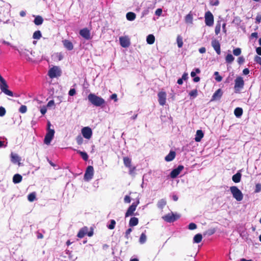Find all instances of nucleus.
<instances>
[{"label":"nucleus","instance_id":"423d86ee","mask_svg":"<svg viewBox=\"0 0 261 261\" xmlns=\"http://www.w3.org/2000/svg\"><path fill=\"white\" fill-rule=\"evenodd\" d=\"M244 86V81L242 77L238 76L234 80V89L236 92H239L243 88Z\"/></svg>","mask_w":261,"mask_h":261},{"label":"nucleus","instance_id":"603ef678","mask_svg":"<svg viewBox=\"0 0 261 261\" xmlns=\"http://www.w3.org/2000/svg\"><path fill=\"white\" fill-rule=\"evenodd\" d=\"M245 61V59L243 56L239 57L238 59V62L239 64H243Z\"/></svg>","mask_w":261,"mask_h":261},{"label":"nucleus","instance_id":"393cba45","mask_svg":"<svg viewBox=\"0 0 261 261\" xmlns=\"http://www.w3.org/2000/svg\"><path fill=\"white\" fill-rule=\"evenodd\" d=\"M22 176L19 174H16L13 176V182L15 184H18L21 181Z\"/></svg>","mask_w":261,"mask_h":261},{"label":"nucleus","instance_id":"39448f33","mask_svg":"<svg viewBox=\"0 0 261 261\" xmlns=\"http://www.w3.org/2000/svg\"><path fill=\"white\" fill-rule=\"evenodd\" d=\"M61 74V70L58 66H54L51 68L48 72V75L51 79L60 76Z\"/></svg>","mask_w":261,"mask_h":261},{"label":"nucleus","instance_id":"20e7f679","mask_svg":"<svg viewBox=\"0 0 261 261\" xmlns=\"http://www.w3.org/2000/svg\"><path fill=\"white\" fill-rule=\"evenodd\" d=\"M8 86L5 79L0 74V89L1 91L5 94L13 96V93L12 91L8 89Z\"/></svg>","mask_w":261,"mask_h":261},{"label":"nucleus","instance_id":"69168bd1","mask_svg":"<svg viewBox=\"0 0 261 261\" xmlns=\"http://www.w3.org/2000/svg\"><path fill=\"white\" fill-rule=\"evenodd\" d=\"M243 73L244 75H247L249 73V70L248 68H245L243 71Z\"/></svg>","mask_w":261,"mask_h":261},{"label":"nucleus","instance_id":"6ab92c4d","mask_svg":"<svg viewBox=\"0 0 261 261\" xmlns=\"http://www.w3.org/2000/svg\"><path fill=\"white\" fill-rule=\"evenodd\" d=\"M20 158L16 153H11V161L12 163L15 164L18 163V165H20Z\"/></svg>","mask_w":261,"mask_h":261},{"label":"nucleus","instance_id":"f8f14e48","mask_svg":"<svg viewBox=\"0 0 261 261\" xmlns=\"http://www.w3.org/2000/svg\"><path fill=\"white\" fill-rule=\"evenodd\" d=\"M82 134L85 138L90 139L92 135V131L89 127H85L82 129Z\"/></svg>","mask_w":261,"mask_h":261},{"label":"nucleus","instance_id":"ddd939ff","mask_svg":"<svg viewBox=\"0 0 261 261\" xmlns=\"http://www.w3.org/2000/svg\"><path fill=\"white\" fill-rule=\"evenodd\" d=\"M184 169V166L182 165H179L177 168L173 169L170 173V176L172 178H176L180 173V172Z\"/></svg>","mask_w":261,"mask_h":261},{"label":"nucleus","instance_id":"1a4fd4ad","mask_svg":"<svg viewBox=\"0 0 261 261\" xmlns=\"http://www.w3.org/2000/svg\"><path fill=\"white\" fill-rule=\"evenodd\" d=\"M179 218V216L173 213H169L162 217L167 222H173Z\"/></svg>","mask_w":261,"mask_h":261},{"label":"nucleus","instance_id":"2eb2a0df","mask_svg":"<svg viewBox=\"0 0 261 261\" xmlns=\"http://www.w3.org/2000/svg\"><path fill=\"white\" fill-rule=\"evenodd\" d=\"M212 46L218 55L221 54L220 44L219 42L216 39H214L212 41Z\"/></svg>","mask_w":261,"mask_h":261},{"label":"nucleus","instance_id":"a878e982","mask_svg":"<svg viewBox=\"0 0 261 261\" xmlns=\"http://www.w3.org/2000/svg\"><path fill=\"white\" fill-rule=\"evenodd\" d=\"M88 229L87 227H84L80 229L77 236L80 238H83L87 233Z\"/></svg>","mask_w":261,"mask_h":261},{"label":"nucleus","instance_id":"c03bdc74","mask_svg":"<svg viewBox=\"0 0 261 261\" xmlns=\"http://www.w3.org/2000/svg\"><path fill=\"white\" fill-rule=\"evenodd\" d=\"M233 54L234 56H238L241 54V49L240 48H236L233 50Z\"/></svg>","mask_w":261,"mask_h":261},{"label":"nucleus","instance_id":"412c9836","mask_svg":"<svg viewBox=\"0 0 261 261\" xmlns=\"http://www.w3.org/2000/svg\"><path fill=\"white\" fill-rule=\"evenodd\" d=\"M175 152L174 151H170L169 153L165 157V160L167 162H170L172 161L175 157Z\"/></svg>","mask_w":261,"mask_h":261},{"label":"nucleus","instance_id":"3c124183","mask_svg":"<svg viewBox=\"0 0 261 261\" xmlns=\"http://www.w3.org/2000/svg\"><path fill=\"white\" fill-rule=\"evenodd\" d=\"M6 114L5 109L2 107H0V116L3 117Z\"/></svg>","mask_w":261,"mask_h":261},{"label":"nucleus","instance_id":"c756f323","mask_svg":"<svg viewBox=\"0 0 261 261\" xmlns=\"http://www.w3.org/2000/svg\"><path fill=\"white\" fill-rule=\"evenodd\" d=\"M234 114L237 117H240L242 115L243 109L241 108H237L234 111Z\"/></svg>","mask_w":261,"mask_h":261},{"label":"nucleus","instance_id":"de8ad7c7","mask_svg":"<svg viewBox=\"0 0 261 261\" xmlns=\"http://www.w3.org/2000/svg\"><path fill=\"white\" fill-rule=\"evenodd\" d=\"M188 228L190 230H194L197 228V225L194 223H191L189 224Z\"/></svg>","mask_w":261,"mask_h":261},{"label":"nucleus","instance_id":"c9c22d12","mask_svg":"<svg viewBox=\"0 0 261 261\" xmlns=\"http://www.w3.org/2000/svg\"><path fill=\"white\" fill-rule=\"evenodd\" d=\"M77 152L80 154L83 159L85 161H87L88 159V155L86 152L81 151L80 150H77Z\"/></svg>","mask_w":261,"mask_h":261},{"label":"nucleus","instance_id":"0eeeda50","mask_svg":"<svg viewBox=\"0 0 261 261\" xmlns=\"http://www.w3.org/2000/svg\"><path fill=\"white\" fill-rule=\"evenodd\" d=\"M94 175V168L92 166H89L86 169V172L84 174V179L85 181H90Z\"/></svg>","mask_w":261,"mask_h":261},{"label":"nucleus","instance_id":"774afa93","mask_svg":"<svg viewBox=\"0 0 261 261\" xmlns=\"http://www.w3.org/2000/svg\"><path fill=\"white\" fill-rule=\"evenodd\" d=\"M256 53L258 55H260L261 56V47H258L256 48Z\"/></svg>","mask_w":261,"mask_h":261},{"label":"nucleus","instance_id":"58836bf2","mask_svg":"<svg viewBox=\"0 0 261 261\" xmlns=\"http://www.w3.org/2000/svg\"><path fill=\"white\" fill-rule=\"evenodd\" d=\"M146 239H147L146 236L145 235V234L144 233H142L141 234V236L140 237L139 242L141 244H143L146 242Z\"/></svg>","mask_w":261,"mask_h":261},{"label":"nucleus","instance_id":"7ed1b4c3","mask_svg":"<svg viewBox=\"0 0 261 261\" xmlns=\"http://www.w3.org/2000/svg\"><path fill=\"white\" fill-rule=\"evenodd\" d=\"M230 191L233 197L237 201H240L243 198V194L236 186H232L230 188Z\"/></svg>","mask_w":261,"mask_h":261},{"label":"nucleus","instance_id":"f257e3e1","mask_svg":"<svg viewBox=\"0 0 261 261\" xmlns=\"http://www.w3.org/2000/svg\"><path fill=\"white\" fill-rule=\"evenodd\" d=\"M88 99L91 104L96 107H103L106 102L104 99L93 93L88 95Z\"/></svg>","mask_w":261,"mask_h":261},{"label":"nucleus","instance_id":"8fccbe9b","mask_svg":"<svg viewBox=\"0 0 261 261\" xmlns=\"http://www.w3.org/2000/svg\"><path fill=\"white\" fill-rule=\"evenodd\" d=\"M129 170V174L130 175H134L135 174V171L136 170V167H132V166H130L129 167H128Z\"/></svg>","mask_w":261,"mask_h":261},{"label":"nucleus","instance_id":"473e14b6","mask_svg":"<svg viewBox=\"0 0 261 261\" xmlns=\"http://www.w3.org/2000/svg\"><path fill=\"white\" fill-rule=\"evenodd\" d=\"M36 199V194L35 192H32L28 195V199L30 202L34 201Z\"/></svg>","mask_w":261,"mask_h":261},{"label":"nucleus","instance_id":"13d9d810","mask_svg":"<svg viewBox=\"0 0 261 261\" xmlns=\"http://www.w3.org/2000/svg\"><path fill=\"white\" fill-rule=\"evenodd\" d=\"M47 111L46 107L45 106H43L41 108L40 112L42 115H44Z\"/></svg>","mask_w":261,"mask_h":261},{"label":"nucleus","instance_id":"a211bd4d","mask_svg":"<svg viewBox=\"0 0 261 261\" xmlns=\"http://www.w3.org/2000/svg\"><path fill=\"white\" fill-rule=\"evenodd\" d=\"M80 34L87 40L91 39L90 31L86 28L81 30L80 32Z\"/></svg>","mask_w":261,"mask_h":261},{"label":"nucleus","instance_id":"e2e57ef3","mask_svg":"<svg viewBox=\"0 0 261 261\" xmlns=\"http://www.w3.org/2000/svg\"><path fill=\"white\" fill-rule=\"evenodd\" d=\"M55 105V102H54V101L51 100H50L48 103H47V107H51L53 106H54Z\"/></svg>","mask_w":261,"mask_h":261},{"label":"nucleus","instance_id":"5701e85b","mask_svg":"<svg viewBox=\"0 0 261 261\" xmlns=\"http://www.w3.org/2000/svg\"><path fill=\"white\" fill-rule=\"evenodd\" d=\"M242 174L240 172L238 171L236 174L232 177V179L236 183L239 182L241 179Z\"/></svg>","mask_w":261,"mask_h":261},{"label":"nucleus","instance_id":"4d7b16f0","mask_svg":"<svg viewBox=\"0 0 261 261\" xmlns=\"http://www.w3.org/2000/svg\"><path fill=\"white\" fill-rule=\"evenodd\" d=\"M76 94V91L74 89H71L68 93L70 96H73Z\"/></svg>","mask_w":261,"mask_h":261},{"label":"nucleus","instance_id":"4be33fe9","mask_svg":"<svg viewBox=\"0 0 261 261\" xmlns=\"http://www.w3.org/2000/svg\"><path fill=\"white\" fill-rule=\"evenodd\" d=\"M204 134L201 130H198L196 132L195 140L196 142H200L203 137Z\"/></svg>","mask_w":261,"mask_h":261},{"label":"nucleus","instance_id":"bb28decb","mask_svg":"<svg viewBox=\"0 0 261 261\" xmlns=\"http://www.w3.org/2000/svg\"><path fill=\"white\" fill-rule=\"evenodd\" d=\"M136 15L134 12H128L126 15L127 19L129 21H133L135 19Z\"/></svg>","mask_w":261,"mask_h":261},{"label":"nucleus","instance_id":"9d476101","mask_svg":"<svg viewBox=\"0 0 261 261\" xmlns=\"http://www.w3.org/2000/svg\"><path fill=\"white\" fill-rule=\"evenodd\" d=\"M139 203V199H137L135 202H133L132 204L128 207L127 212L125 213V217H128L133 215L134 212L135 211L137 205Z\"/></svg>","mask_w":261,"mask_h":261},{"label":"nucleus","instance_id":"052dcab7","mask_svg":"<svg viewBox=\"0 0 261 261\" xmlns=\"http://www.w3.org/2000/svg\"><path fill=\"white\" fill-rule=\"evenodd\" d=\"M110 98H111V99L114 100L115 101H117V100H118V99H117V95L115 93L113 94L111 96Z\"/></svg>","mask_w":261,"mask_h":261},{"label":"nucleus","instance_id":"6e6d98bb","mask_svg":"<svg viewBox=\"0 0 261 261\" xmlns=\"http://www.w3.org/2000/svg\"><path fill=\"white\" fill-rule=\"evenodd\" d=\"M261 22V15L258 14L255 18V23H259Z\"/></svg>","mask_w":261,"mask_h":261},{"label":"nucleus","instance_id":"37998d69","mask_svg":"<svg viewBox=\"0 0 261 261\" xmlns=\"http://www.w3.org/2000/svg\"><path fill=\"white\" fill-rule=\"evenodd\" d=\"M214 75L216 76L215 80L217 82H221L222 80V77L221 76L219 75V73L218 71H216L214 73Z\"/></svg>","mask_w":261,"mask_h":261},{"label":"nucleus","instance_id":"0e129e2a","mask_svg":"<svg viewBox=\"0 0 261 261\" xmlns=\"http://www.w3.org/2000/svg\"><path fill=\"white\" fill-rule=\"evenodd\" d=\"M148 12H149V8H147V9H146V10H144L142 12V16H145V15H146L148 14Z\"/></svg>","mask_w":261,"mask_h":261},{"label":"nucleus","instance_id":"9b49d317","mask_svg":"<svg viewBox=\"0 0 261 261\" xmlns=\"http://www.w3.org/2000/svg\"><path fill=\"white\" fill-rule=\"evenodd\" d=\"M205 23L208 26H212L214 23V17L212 13L208 11L205 14Z\"/></svg>","mask_w":261,"mask_h":261},{"label":"nucleus","instance_id":"bf43d9fd","mask_svg":"<svg viewBox=\"0 0 261 261\" xmlns=\"http://www.w3.org/2000/svg\"><path fill=\"white\" fill-rule=\"evenodd\" d=\"M124 201L125 203H130L131 201L130 197L128 195H126L124 198Z\"/></svg>","mask_w":261,"mask_h":261},{"label":"nucleus","instance_id":"72a5a7b5","mask_svg":"<svg viewBox=\"0 0 261 261\" xmlns=\"http://www.w3.org/2000/svg\"><path fill=\"white\" fill-rule=\"evenodd\" d=\"M123 162L124 165L127 167H129L131 166V160L128 157L123 158Z\"/></svg>","mask_w":261,"mask_h":261},{"label":"nucleus","instance_id":"c85d7f7f","mask_svg":"<svg viewBox=\"0 0 261 261\" xmlns=\"http://www.w3.org/2000/svg\"><path fill=\"white\" fill-rule=\"evenodd\" d=\"M154 41H155V37L153 35L150 34L147 36V38H146V41L148 44H152L154 42Z\"/></svg>","mask_w":261,"mask_h":261},{"label":"nucleus","instance_id":"49530a36","mask_svg":"<svg viewBox=\"0 0 261 261\" xmlns=\"http://www.w3.org/2000/svg\"><path fill=\"white\" fill-rule=\"evenodd\" d=\"M27 108L25 106L22 105L21 106L19 110V112L21 113H24L27 112Z\"/></svg>","mask_w":261,"mask_h":261},{"label":"nucleus","instance_id":"09e8293b","mask_svg":"<svg viewBox=\"0 0 261 261\" xmlns=\"http://www.w3.org/2000/svg\"><path fill=\"white\" fill-rule=\"evenodd\" d=\"M220 29H221L220 24H217L215 27V33L216 35H218L220 33Z\"/></svg>","mask_w":261,"mask_h":261},{"label":"nucleus","instance_id":"ea45409f","mask_svg":"<svg viewBox=\"0 0 261 261\" xmlns=\"http://www.w3.org/2000/svg\"><path fill=\"white\" fill-rule=\"evenodd\" d=\"M177 46L179 48H180L183 45V42H182V38L181 36H178L177 37Z\"/></svg>","mask_w":261,"mask_h":261},{"label":"nucleus","instance_id":"e433bc0d","mask_svg":"<svg viewBox=\"0 0 261 261\" xmlns=\"http://www.w3.org/2000/svg\"><path fill=\"white\" fill-rule=\"evenodd\" d=\"M234 59V58L231 54H228L225 58V60L227 63H231Z\"/></svg>","mask_w":261,"mask_h":261},{"label":"nucleus","instance_id":"dca6fc26","mask_svg":"<svg viewBox=\"0 0 261 261\" xmlns=\"http://www.w3.org/2000/svg\"><path fill=\"white\" fill-rule=\"evenodd\" d=\"M159 102L161 106H164L166 101V94L165 92H160L158 93Z\"/></svg>","mask_w":261,"mask_h":261},{"label":"nucleus","instance_id":"a18cd8bd","mask_svg":"<svg viewBox=\"0 0 261 261\" xmlns=\"http://www.w3.org/2000/svg\"><path fill=\"white\" fill-rule=\"evenodd\" d=\"M76 141L79 145H81L83 142V139L81 136L79 135L76 138Z\"/></svg>","mask_w":261,"mask_h":261},{"label":"nucleus","instance_id":"6e6552de","mask_svg":"<svg viewBox=\"0 0 261 261\" xmlns=\"http://www.w3.org/2000/svg\"><path fill=\"white\" fill-rule=\"evenodd\" d=\"M55 130L53 129L49 128L48 129V131L45 136L44 143L46 145L50 144L51 140H53L54 134Z\"/></svg>","mask_w":261,"mask_h":261},{"label":"nucleus","instance_id":"5fc2aeb1","mask_svg":"<svg viewBox=\"0 0 261 261\" xmlns=\"http://www.w3.org/2000/svg\"><path fill=\"white\" fill-rule=\"evenodd\" d=\"M162 12H163L162 9L161 8H159L156 10V11L155 12V14L156 15H157L158 16H160L162 13Z\"/></svg>","mask_w":261,"mask_h":261},{"label":"nucleus","instance_id":"f3484780","mask_svg":"<svg viewBox=\"0 0 261 261\" xmlns=\"http://www.w3.org/2000/svg\"><path fill=\"white\" fill-rule=\"evenodd\" d=\"M223 94V92L221 89H218L212 96L211 101L219 100L221 98Z\"/></svg>","mask_w":261,"mask_h":261},{"label":"nucleus","instance_id":"2f4dec72","mask_svg":"<svg viewBox=\"0 0 261 261\" xmlns=\"http://www.w3.org/2000/svg\"><path fill=\"white\" fill-rule=\"evenodd\" d=\"M185 21L188 23H192L193 22V16L191 13H189L185 17Z\"/></svg>","mask_w":261,"mask_h":261},{"label":"nucleus","instance_id":"f704fd0d","mask_svg":"<svg viewBox=\"0 0 261 261\" xmlns=\"http://www.w3.org/2000/svg\"><path fill=\"white\" fill-rule=\"evenodd\" d=\"M166 204V201L164 199L160 200L158 202V206L160 208H163L164 206Z\"/></svg>","mask_w":261,"mask_h":261},{"label":"nucleus","instance_id":"338daca9","mask_svg":"<svg viewBox=\"0 0 261 261\" xmlns=\"http://www.w3.org/2000/svg\"><path fill=\"white\" fill-rule=\"evenodd\" d=\"M199 51L201 54L205 53V51H206V49H205V47H201V48H199Z\"/></svg>","mask_w":261,"mask_h":261},{"label":"nucleus","instance_id":"864d4df0","mask_svg":"<svg viewBox=\"0 0 261 261\" xmlns=\"http://www.w3.org/2000/svg\"><path fill=\"white\" fill-rule=\"evenodd\" d=\"M254 61L260 65H261V57L256 56L254 58Z\"/></svg>","mask_w":261,"mask_h":261},{"label":"nucleus","instance_id":"79ce46f5","mask_svg":"<svg viewBox=\"0 0 261 261\" xmlns=\"http://www.w3.org/2000/svg\"><path fill=\"white\" fill-rule=\"evenodd\" d=\"M116 222L114 220H111L110 224L108 226V227L110 229H113L115 228Z\"/></svg>","mask_w":261,"mask_h":261},{"label":"nucleus","instance_id":"b1692460","mask_svg":"<svg viewBox=\"0 0 261 261\" xmlns=\"http://www.w3.org/2000/svg\"><path fill=\"white\" fill-rule=\"evenodd\" d=\"M43 22V19L42 16L40 15H37L35 16V19L34 20V23L37 25H39L42 24Z\"/></svg>","mask_w":261,"mask_h":261},{"label":"nucleus","instance_id":"4c0bfd02","mask_svg":"<svg viewBox=\"0 0 261 261\" xmlns=\"http://www.w3.org/2000/svg\"><path fill=\"white\" fill-rule=\"evenodd\" d=\"M41 36V32L40 31H36L34 33L33 38L35 39H39Z\"/></svg>","mask_w":261,"mask_h":261},{"label":"nucleus","instance_id":"a19ab883","mask_svg":"<svg viewBox=\"0 0 261 261\" xmlns=\"http://www.w3.org/2000/svg\"><path fill=\"white\" fill-rule=\"evenodd\" d=\"M189 95L193 98H195L198 95V92L196 89L192 90L189 92Z\"/></svg>","mask_w":261,"mask_h":261},{"label":"nucleus","instance_id":"7c9ffc66","mask_svg":"<svg viewBox=\"0 0 261 261\" xmlns=\"http://www.w3.org/2000/svg\"><path fill=\"white\" fill-rule=\"evenodd\" d=\"M202 239V235L200 233H198L194 236L193 241L194 243H199L201 241Z\"/></svg>","mask_w":261,"mask_h":261},{"label":"nucleus","instance_id":"f03ea898","mask_svg":"<svg viewBox=\"0 0 261 261\" xmlns=\"http://www.w3.org/2000/svg\"><path fill=\"white\" fill-rule=\"evenodd\" d=\"M11 46L15 49L17 50L20 55L24 57L27 60L30 61L31 60V58L29 57V54H32V50H30L28 49H26L22 46H20L18 48H17L16 46L12 45Z\"/></svg>","mask_w":261,"mask_h":261},{"label":"nucleus","instance_id":"4468645a","mask_svg":"<svg viewBox=\"0 0 261 261\" xmlns=\"http://www.w3.org/2000/svg\"><path fill=\"white\" fill-rule=\"evenodd\" d=\"M119 41L121 46L123 47H127L130 45L129 39L127 36L120 37Z\"/></svg>","mask_w":261,"mask_h":261},{"label":"nucleus","instance_id":"680f3d73","mask_svg":"<svg viewBox=\"0 0 261 261\" xmlns=\"http://www.w3.org/2000/svg\"><path fill=\"white\" fill-rule=\"evenodd\" d=\"M219 4V2L218 0H215L214 2L213 1H211V5L212 6H217Z\"/></svg>","mask_w":261,"mask_h":261},{"label":"nucleus","instance_id":"cd10ccee","mask_svg":"<svg viewBox=\"0 0 261 261\" xmlns=\"http://www.w3.org/2000/svg\"><path fill=\"white\" fill-rule=\"evenodd\" d=\"M139 221L138 219L136 217H132L130 218L129 225L130 226H136L138 224Z\"/></svg>","mask_w":261,"mask_h":261},{"label":"nucleus","instance_id":"aec40b11","mask_svg":"<svg viewBox=\"0 0 261 261\" xmlns=\"http://www.w3.org/2000/svg\"><path fill=\"white\" fill-rule=\"evenodd\" d=\"M64 46L69 50H71L73 48V45L71 42L68 40H64L62 41Z\"/></svg>","mask_w":261,"mask_h":261}]
</instances>
